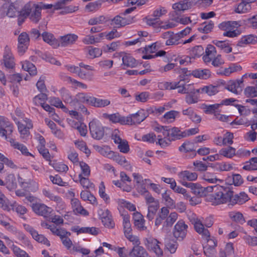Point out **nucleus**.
Listing matches in <instances>:
<instances>
[{
    "instance_id": "nucleus-55",
    "label": "nucleus",
    "mask_w": 257,
    "mask_h": 257,
    "mask_svg": "<svg viewBox=\"0 0 257 257\" xmlns=\"http://www.w3.org/2000/svg\"><path fill=\"white\" fill-rule=\"evenodd\" d=\"M195 150V144L190 141L185 142L179 148V150L182 152H189L194 151Z\"/></svg>"
},
{
    "instance_id": "nucleus-17",
    "label": "nucleus",
    "mask_w": 257,
    "mask_h": 257,
    "mask_svg": "<svg viewBox=\"0 0 257 257\" xmlns=\"http://www.w3.org/2000/svg\"><path fill=\"white\" fill-rule=\"evenodd\" d=\"M179 36L172 31H167L161 34V37L166 39L165 44L167 46L177 45L179 44Z\"/></svg>"
},
{
    "instance_id": "nucleus-23",
    "label": "nucleus",
    "mask_w": 257,
    "mask_h": 257,
    "mask_svg": "<svg viewBox=\"0 0 257 257\" xmlns=\"http://www.w3.org/2000/svg\"><path fill=\"white\" fill-rule=\"evenodd\" d=\"M157 141L156 144L160 145L162 148H165L169 146L173 141L169 136L168 132L164 131L163 135H160L157 136Z\"/></svg>"
},
{
    "instance_id": "nucleus-41",
    "label": "nucleus",
    "mask_w": 257,
    "mask_h": 257,
    "mask_svg": "<svg viewBox=\"0 0 257 257\" xmlns=\"http://www.w3.org/2000/svg\"><path fill=\"white\" fill-rule=\"evenodd\" d=\"M201 178L209 183L216 184L217 182L220 183L223 182V180L217 178L215 174L209 172L203 173L201 176Z\"/></svg>"
},
{
    "instance_id": "nucleus-9",
    "label": "nucleus",
    "mask_w": 257,
    "mask_h": 257,
    "mask_svg": "<svg viewBox=\"0 0 257 257\" xmlns=\"http://www.w3.org/2000/svg\"><path fill=\"white\" fill-rule=\"evenodd\" d=\"M188 228V225L183 220H179L173 228L174 237L178 241L183 240L187 235Z\"/></svg>"
},
{
    "instance_id": "nucleus-2",
    "label": "nucleus",
    "mask_w": 257,
    "mask_h": 257,
    "mask_svg": "<svg viewBox=\"0 0 257 257\" xmlns=\"http://www.w3.org/2000/svg\"><path fill=\"white\" fill-rule=\"evenodd\" d=\"M42 8V7L34 2H28L20 12L19 23L23 22L28 17L33 23H38L41 19Z\"/></svg>"
},
{
    "instance_id": "nucleus-5",
    "label": "nucleus",
    "mask_w": 257,
    "mask_h": 257,
    "mask_svg": "<svg viewBox=\"0 0 257 257\" xmlns=\"http://www.w3.org/2000/svg\"><path fill=\"white\" fill-rule=\"evenodd\" d=\"M194 186L189 187L191 189L192 192L195 195L200 197L205 196V200L208 202H209L207 200V196L211 194H215L217 192V189L216 187L217 186H221L219 185H216L214 186H209L206 187H204L201 186L198 184L194 183Z\"/></svg>"
},
{
    "instance_id": "nucleus-48",
    "label": "nucleus",
    "mask_w": 257,
    "mask_h": 257,
    "mask_svg": "<svg viewBox=\"0 0 257 257\" xmlns=\"http://www.w3.org/2000/svg\"><path fill=\"white\" fill-rule=\"evenodd\" d=\"M11 210L16 211L17 214L21 218H23V216L28 211V209L25 206L19 204L16 202L12 203Z\"/></svg>"
},
{
    "instance_id": "nucleus-44",
    "label": "nucleus",
    "mask_w": 257,
    "mask_h": 257,
    "mask_svg": "<svg viewBox=\"0 0 257 257\" xmlns=\"http://www.w3.org/2000/svg\"><path fill=\"white\" fill-rule=\"evenodd\" d=\"M110 103V100L108 99L94 97L92 106L97 108H102L109 105Z\"/></svg>"
},
{
    "instance_id": "nucleus-62",
    "label": "nucleus",
    "mask_w": 257,
    "mask_h": 257,
    "mask_svg": "<svg viewBox=\"0 0 257 257\" xmlns=\"http://www.w3.org/2000/svg\"><path fill=\"white\" fill-rule=\"evenodd\" d=\"M47 95L42 92L40 94L35 96L33 98V103L35 105H42L47 100Z\"/></svg>"
},
{
    "instance_id": "nucleus-22",
    "label": "nucleus",
    "mask_w": 257,
    "mask_h": 257,
    "mask_svg": "<svg viewBox=\"0 0 257 257\" xmlns=\"http://www.w3.org/2000/svg\"><path fill=\"white\" fill-rule=\"evenodd\" d=\"M3 61L5 66L7 69H13L15 66L14 57L10 49L6 47L4 54Z\"/></svg>"
},
{
    "instance_id": "nucleus-18",
    "label": "nucleus",
    "mask_w": 257,
    "mask_h": 257,
    "mask_svg": "<svg viewBox=\"0 0 257 257\" xmlns=\"http://www.w3.org/2000/svg\"><path fill=\"white\" fill-rule=\"evenodd\" d=\"M102 116L104 118L108 119L112 123H118L121 125H126V116L120 115L118 112H116L112 114L104 113L102 114Z\"/></svg>"
},
{
    "instance_id": "nucleus-1",
    "label": "nucleus",
    "mask_w": 257,
    "mask_h": 257,
    "mask_svg": "<svg viewBox=\"0 0 257 257\" xmlns=\"http://www.w3.org/2000/svg\"><path fill=\"white\" fill-rule=\"evenodd\" d=\"M216 193L207 196V200L212 205H219L228 204L229 206H233L235 204H243L247 201L249 198L244 192L234 194V192L229 188L217 186Z\"/></svg>"
},
{
    "instance_id": "nucleus-53",
    "label": "nucleus",
    "mask_w": 257,
    "mask_h": 257,
    "mask_svg": "<svg viewBox=\"0 0 257 257\" xmlns=\"http://www.w3.org/2000/svg\"><path fill=\"white\" fill-rule=\"evenodd\" d=\"M22 68L27 71L31 75H35L37 74V69L35 66L28 61L22 62Z\"/></svg>"
},
{
    "instance_id": "nucleus-59",
    "label": "nucleus",
    "mask_w": 257,
    "mask_h": 257,
    "mask_svg": "<svg viewBox=\"0 0 257 257\" xmlns=\"http://www.w3.org/2000/svg\"><path fill=\"white\" fill-rule=\"evenodd\" d=\"M101 3L100 1H95L89 3L85 7V10L88 12L94 13L101 7Z\"/></svg>"
},
{
    "instance_id": "nucleus-51",
    "label": "nucleus",
    "mask_w": 257,
    "mask_h": 257,
    "mask_svg": "<svg viewBox=\"0 0 257 257\" xmlns=\"http://www.w3.org/2000/svg\"><path fill=\"white\" fill-rule=\"evenodd\" d=\"M201 92L193 91L192 93L186 94L185 101L188 104L196 103L198 101L199 95Z\"/></svg>"
},
{
    "instance_id": "nucleus-6",
    "label": "nucleus",
    "mask_w": 257,
    "mask_h": 257,
    "mask_svg": "<svg viewBox=\"0 0 257 257\" xmlns=\"http://www.w3.org/2000/svg\"><path fill=\"white\" fill-rule=\"evenodd\" d=\"M178 177L181 184L187 187L194 186V183H188L187 181H194L197 180L198 175L195 172H191L188 170L182 171L178 173Z\"/></svg>"
},
{
    "instance_id": "nucleus-37",
    "label": "nucleus",
    "mask_w": 257,
    "mask_h": 257,
    "mask_svg": "<svg viewBox=\"0 0 257 257\" xmlns=\"http://www.w3.org/2000/svg\"><path fill=\"white\" fill-rule=\"evenodd\" d=\"M101 221L103 225L106 227L112 228L114 226V222L112 220V216L108 210L103 213Z\"/></svg>"
},
{
    "instance_id": "nucleus-15",
    "label": "nucleus",
    "mask_w": 257,
    "mask_h": 257,
    "mask_svg": "<svg viewBox=\"0 0 257 257\" xmlns=\"http://www.w3.org/2000/svg\"><path fill=\"white\" fill-rule=\"evenodd\" d=\"M194 224V228L197 232L202 234L203 238H207L210 236V233L207 229L204 228L205 224L199 218H193L192 220Z\"/></svg>"
},
{
    "instance_id": "nucleus-27",
    "label": "nucleus",
    "mask_w": 257,
    "mask_h": 257,
    "mask_svg": "<svg viewBox=\"0 0 257 257\" xmlns=\"http://www.w3.org/2000/svg\"><path fill=\"white\" fill-rule=\"evenodd\" d=\"M178 214L175 212H171L170 214L169 213L166 220L164 222L162 227L163 230L166 231L168 230V228L171 227L178 219Z\"/></svg>"
},
{
    "instance_id": "nucleus-45",
    "label": "nucleus",
    "mask_w": 257,
    "mask_h": 257,
    "mask_svg": "<svg viewBox=\"0 0 257 257\" xmlns=\"http://www.w3.org/2000/svg\"><path fill=\"white\" fill-rule=\"evenodd\" d=\"M221 106V104L219 103H215L213 104H203V109L204 112L207 114H213L214 116L216 113L219 111L220 107Z\"/></svg>"
},
{
    "instance_id": "nucleus-14",
    "label": "nucleus",
    "mask_w": 257,
    "mask_h": 257,
    "mask_svg": "<svg viewBox=\"0 0 257 257\" xmlns=\"http://www.w3.org/2000/svg\"><path fill=\"white\" fill-rule=\"evenodd\" d=\"M29 37L27 33L23 32L18 37V52L22 54L27 49L29 44Z\"/></svg>"
},
{
    "instance_id": "nucleus-63",
    "label": "nucleus",
    "mask_w": 257,
    "mask_h": 257,
    "mask_svg": "<svg viewBox=\"0 0 257 257\" xmlns=\"http://www.w3.org/2000/svg\"><path fill=\"white\" fill-rule=\"evenodd\" d=\"M135 98L137 101L145 102L150 99V94L149 92H142L135 94Z\"/></svg>"
},
{
    "instance_id": "nucleus-26",
    "label": "nucleus",
    "mask_w": 257,
    "mask_h": 257,
    "mask_svg": "<svg viewBox=\"0 0 257 257\" xmlns=\"http://www.w3.org/2000/svg\"><path fill=\"white\" fill-rule=\"evenodd\" d=\"M257 43V37L254 35H248L242 36L238 41L237 45L244 47L246 45L255 44Z\"/></svg>"
},
{
    "instance_id": "nucleus-24",
    "label": "nucleus",
    "mask_w": 257,
    "mask_h": 257,
    "mask_svg": "<svg viewBox=\"0 0 257 257\" xmlns=\"http://www.w3.org/2000/svg\"><path fill=\"white\" fill-rule=\"evenodd\" d=\"M169 213V210L167 207H163L158 212L155 221V225L159 226L164 220H166Z\"/></svg>"
},
{
    "instance_id": "nucleus-7",
    "label": "nucleus",
    "mask_w": 257,
    "mask_h": 257,
    "mask_svg": "<svg viewBox=\"0 0 257 257\" xmlns=\"http://www.w3.org/2000/svg\"><path fill=\"white\" fill-rule=\"evenodd\" d=\"M89 127L93 138L99 140L103 138L104 134V127L98 120L93 119L89 122Z\"/></svg>"
},
{
    "instance_id": "nucleus-36",
    "label": "nucleus",
    "mask_w": 257,
    "mask_h": 257,
    "mask_svg": "<svg viewBox=\"0 0 257 257\" xmlns=\"http://www.w3.org/2000/svg\"><path fill=\"white\" fill-rule=\"evenodd\" d=\"M167 132L173 141L184 138V131H181L178 127L170 128L168 126Z\"/></svg>"
},
{
    "instance_id": "nucleus-54",
    "label": "nucleus",
    "mask_w": 257,
    "mask_h": 257,
    "mask_svg": "<svg viewBox=\"0 0 257 257\" xmlns=\"http://www.w3.org/2000/svg\"><path fill=\"white\" fill-rule=\"evenodd\" d=\"M69 124H70L72 127L76 128L79 132L81 136L84 137L87 134V127L84 124H80L78 122H75L74 120H69Z\"/></svg>"
},
{
    "instance_id": "nucleus-43",
    "label": "nucleus",
    "mask_w": 257,
    "mask_h": 257,
    "mask_svg": "<svg viewBox=\"0 0 257 257\" xmlns=\"http://www.w3.org/2000/svg\"><path fill=\"white\" fill-rule=\"evenodd\" d=\"M219 156H222L227 158H232L236 154V149L232 147L228 146L223 148L219 151Z\"/></svg>"
},
{
    "instance_id": "nucleus-29",
    "label": "nucleus",
    "mask_w": 257,
    "mask_h": 257,
    "mask_svg": "<svg viewBox=\"0 0 257 257\" xmlns=\"http://www.w3.org/2000/svg\"><path fill=\"white\" fill-rule=\"evenodd\" d=\"M216 54V49L212 45H208L205 50V55L203 56V59L205 63L210 62Z\"/></svg>"
},
{
    "instance_id": "nucleus-20",
    "label": "nucleus",
    "mask_w": 257,
    "mask_h": 257,
    "mask_svg": "<svg viewBox=\"0 0 257 257\" xmlns=\"http://www.w3.org/2000/svg\"><path fill=\"white\" fill-rule=\"evenodd\" d=\"M241 70L242 67L238 63H231L228 68H222L220 69L219 71L217 72V74L225 76H229L232 73L239 72Z\"/></svg>"
},
{
    "instance_id": "nucleus-33",
    "label": "nucleus",
    "mask_w": 257,
    "mask_h": 257,
    "mask_svg": "<svg viewBox=\"0 0 257 257\" xmlns=\"http://www.w3.org/2000/svg\"><path fill=\"white\" fill-rule=\"evenodd\" d=\"M42 37L44 42L49 44L53 48L59 47L58 40L56 39L52 34L45 32L42 34Z\"/></svg>"
},
{
    "instance_id": "nucleus-61",
    "label": "nucleus",
    "mask_w": 257,
    "mask_h": 257,
    "mask_svg": "<svg viewBox=\"0 0 257 257\" xmlns=\"http://www.w3.org/2000/svg\"><path fill=\"white\" fill-rule=\"evenodd\" d=\"M11 248L14 255L17 257H31L25 250L15 244H13Z\"/></svg>"
},
{
    "instance_id": "nucleus-42",
    "label": "nucleus",
    "mask_w": 257,
    "mask_h": 257,
    "mask_svg": "<svg viewBox=\"0 0 257 257\" xmlns=\"http://www.w3.org/2000/svg\"><path fill=\"white\" fill-rule=\"evenodd\" d=\"M192 75L196 78L206 79L210 77V72L206 69H197L192 71Z\"/></svg>"
},
{
    "instance_id": "nucleus-8",
    "label": "nucleus",
    "mask_w": 257,
    "mask_h": 257,
    "mask_svg": "<svg viewBox=\"0 0 257 257\" xmlns=\"http://www.w3.org/2000/svg\"><path fill=\"white\" fill-rule=\"evenodd\" d=\"M14 120L18 125V129L21 138L27 139L30 135V129L33 127L31 120L27 118H24L21 121H16L15 119H14Z\"/></svg>"
},
{
    "instance_id": "nucleus-34",
    "label": "nucleus",
    "mask_w": 257,
    "mask_h": 257,
    "mask_svg": "<svg viewBox=\"0 0 257 257\" xmlns=\"http://www.w3.org/2000/svg\"><path fill=\"white\" fill-rule=\"evenodd\" d=\"M172 193L170 190H166L165 192L162 193V200L164 201L165 204L170 208H174L175 207V201L171 197Z\"/></svg>"
},
{
    "instance_id": "nucleus-19",
    "label": "nucleus",
    "mask_w": 257,
    "mask_h": 257,
    "mask_svg": "<svg viewBox=\"0 0 257 257\" xmlns=\"http://www.w3.org/2000/svg\"><path fill=\"white\" fill-rule=\"evenodd\" d=\"M159 241L155 238L149 237L147 239L146 244L148 248L154 252L158 256L163 254V251L161 248Z\"/></svg>"
},
{
    "instance_id": "nucleus-35",
    "label": "nucleus",
    "mask_w": 257,
    "mask_h": 257,
    "mask_svg": "<svg viewBox=\"0 0 257 257\" xmlns=\"http://www.w3.org/2000/svg\"><path fill=\"white\" fill-rule=\"evenodd\" d=\"M251 10V5L246 1L241 0L235 8V12L237 14H245Z\"/></svg>"
},
{
    "instance_id": "nucleus-64",
    "label": "nucleus",
    "mask_w": 257,
    "mask_h": 257,
    "mask_svg": "<svg viewBox=\"0 0 257 257\" xmlns=\"http://www.w3.org/2000/svg\"><path fill=\"white\" fill-rule=\"evenodd\" d=\"M245 95L248 97H257V87L247 86L244 89Z\"/></svg>"
},
{
    "instance_id": "nucleus-60",
    "label": "nucleus",
    "mask_w": 257,
    "mask_h": 257,
    "mask_svg": "<svg viewBox=\"0 0 257 257\" xmlns=\"http://www.w3.org/2000/svg\"><path fill=\"white\" fill-rule=\"evenodd\" d=\"M178 246L177 242L174 239H167L165 241V246L171 253L176 252Z\"/></svg>"
},
{
    "instance_id": "nucleus-3",
    "label": "nucleus",
    "mask_w": 257,
    "mask_h": 257,
    "mask_svg": "<svg viewBox=\"0 0 257 257\" xmlns=\"http://www.w3.org/2000/svg\"><path fill=\"white\" fill-rule=\"evenodd\" d=\"M14 130V125L9 119L4 116H0V136L10 143L14 139L13 138Z\"/></svg>"
},
{
    "instance_id": "nucleus-4",
    "label": "nucleus",
    "mask_w": 257,
    "mask_h": 257,
    "mask_svg": "<svg viewBox=\"0 0 257 257\" xmlns=\"http://www.w3.org/2000/svg\"><path fill=\"white\" fill-rule=\"evenodd\" d=\"M239 26V25L236 21H227L220 23L218 27L224 31L223 33V36L233 38L240 34L239 31L237 30Z\"/></svg>"
},
{
    "instance_id": "nucleus-21",
    "label": "nucleus",
    "mask_w": 257,
    "mask_h": 257,
    "mask_svg": "<svg viewBox=\"0 0 257 257\" xmlns=\"http://www.w3.org/2000/svg\"><path fill=\"white\" fill-rule=\"evenodd\" d=\"M78 36L75 34H69L61 36L58 40L59 46L66 47L74 44L77 40Z\"/></svg>"
},
{
    "instance_id": "nucleus-50",
    "label": "nucleus",
    "mask_w": 257,
    "mask_h": 257,
    "mask_svg": "<svg viewBox=\"0 0 257 257\" xmlns=\"http://www.w3.org/2000/svg\"><path fill=\"white\" fill-rule=\"evenodd\" d=\"M108 21L107 17L100 15L97 17H94L90 19L88 22L89 25H96L99 24H103Z\"/></svg>"
},
{
    "instance_id": "nucleus-11",
    "label": "nucleus",
    "mask_w": 257,
    "mask_h": 257,
    "mask_svg": "<svg viewBox=\"0 0 257 257\" xmlns=\"http://www.w3.org/2000/svg\"><path fill=\"white\" fill-rule=\"evenodd\" d=\"M33 211L37 215L47 217L51 214L52 209L44 203H33L31 205Z\"/></svg>"
},
{
    "instance_id": "nucleus-52",
    "label": "nucleus",
    "mask_w": 257,
    "mask_h": 257,
    "mask_svg": "<svg viewBox=\"0 0 257 257\" xmlns=\"http://www.w3.org/2000/svg\"><path fill=\"white\" fill-rule=\"evenodd\" d=\"M242 168L246 171L257 170V157L250 158L248 161L245 163Z\"/></svg>"
},
{
    "instance_id": "nucleus-31",
    "label": "nucleus",
    "mask_w": 257,
    "mask_h": 257,
    "mask_svg": "<svg viewBox=\"0 0 257 257\" xmlns=\"http://www.w3.org/2000/svg\"><path fill=\"white\" fill-rule=\"evenodd\" d=\"M122 65L126 67H135L137 65L136 59L130 54L123 53L121 54Z\"/></svg>"
},
{
    "instance_id": "nucleus-47",
    "label": "nucleus",
    "mask_w": 257,
    "mask_h": 257,
    "mask_svg": "<svg viewBox=\"0 0 257 257\" xmlns=\"http://www.w3.org/2000/svg\"><path fill=\"white\" fill-rule=\"evenodd\" d=\"M213 43L221 50L226 53H230L232 51V48L229 46L228 42L225 41L214 40Z\"/></svg>"
},
{
    "instance_id": "nucleus-57",
    "label": "nucleus",
    "mask_w": 257,
    "mask_h": 257,
    "mask_svg": "<svg viewBox=\"0 0 257 257\" xmlns=\"http://www.w3.org/2000/svg\"><path fill=\"white\" fill-rule=\"evenodd\" d=\"M179 112L175 110H171L166 112L163 116V121L167 123H171L174 121L176 117Z\"/></svg>"
},
{
    "instance_id": "nucleus-40",
    "label": "nucleus",
    "mask_w": 257,
    "mask_h": 257,
    "mask_svg": "<svg viewBox=\"0 0 257 257\" xmlns=\"http://www.w3.org/2000/svg\"><path fill=\"white\" fill-rule=\"evenodd\" d=\"M130 255L133 257H142L149 255L146 249L142 246H135L131 251Z\"/></svg>"
},
{
    "instance_id": "nucleus-58",
    "label": "nucleus",
    "mask_w": 257,
    "mask_h": 257,
    "mask_svg": "<svg viewBox=\"0 0 257 257\" xmlns=\"http://www.w3.org/2000/svg\"><path fill=\"white\" fill-rule=\"evenodd\" d=\"M214 23L210 21L208 22L204 23L198 28V30L201 33L207 34L212 31Z\"/></svg>"
},
{
    "instance_id": "nucleus-10",
    "label": "nucleus",
    "mask_w": 257,
    "mask_h": 257,
    "mask_svg": "<svg viewBox=\"0 0 257 257\" xmlns=\"http://www.w3.org/2000/svg\"><path fill=\"white\" fill-rule=\"evenodd\" d=\"M243 86L242 79H239L229 80L225 84L224 88L229 91L238 95L242 92Z\"/></svg>"
},
{
    "instance_id": "nucleus-30",
    "label": "nucleus",
    "mask_w": 257,
    "mask_h": 257,
    "mask_svg": "<svg viewBox=\"0 0 257 257\" xmlns=\"http://www.w3.org/2000/svg\"><path fill=\"white\" fill-rule=\"evenodd\" d=\"M192 6V2L190 0H182L173 5L172 8L176 11H184Z\"/></svg>"
},
{
    "instance_id": "nucleus-12",
    "label": "nucleus",
    "mask_w": 257,
    "mask_h": 257,
    "mask_svg": "<svg viewBox=\"0 0 257 257\" xmlns=\"http://www.w3.org/2000/svg\"><path fill=\"white\" fill-rule=\"evenodd\" d=\"M146 116L143 110L138 111L137 113L131 114L125 118L126 125H132L142 122Z\"/></svg>"
},
{
    "instance_id": "nucleus-56",
    "label": "nucleus",
    "mask_w": 257,
    "mask_h": 257,
    "mask_svg": "<svg viewBox=\"0 0 257 257\" xmlns=\"http://www.w3.org/2000/svg\"><path fill=\"white\" fill-rule=\"evenodd\" d=\"M229 216L230 219L237 223L243 224L245 222L242 214L239 212L231 211L229 213Z\"/></svg>"
},
{
    "instance_id": "nucleus-13",
    "label": "nucleus",
    "mask_w": 257,
    "mask_h": 257,
    "mask_svg": "<svg viewBox=\"0 0 257 257\" xmlns=\"http://www.w3.org/2000/svg\"><path fill=\"white\" fill-rule=\"evenodd\" d=\"M42 193L44 196L48 198L49 200L54 201L60 209H63L65 207V203L60 196L55 195L51 191L46 189L43 190Z\"/></svg>"
},
{
    "instance_id": "nucleus-46",
    "label": "nucleus",
    "mask_w": 257,
    "mask_h": 257,
    "mask_svg": "<svg viewBox=\"0 0 257 257\" xmlns=\"http://www.w3.org/2000/svg\"><path fill=\"white\" fill-rule=\"evenodd\" d=\"M159 208L158 203H154L153 204H149L148 206V213L146 217L149 221H152L155 216L157 214V211Z\"/></svg>"
},
{
    "instance_id": "nucleus-38",
    "label": "nucleus",
    "mask_w": 257,
    "mask_h": 257,
    "mask_svg": "<svg viewBox=\"0 0 257 257\" xmlns=\"http://www.w3.org/2000/svg\"><path fill=\"white\" fill-rule=\"evenodd\" d=\"M218 91V86L210 85L200 87L197 91L201 92V94H207L208 95L211 96L215 95Z\"/></svg>"
},
{
    "instance_id": "nucleus-39",
    "label": "nucleus",
    "mask_w": 257,
    "mask_h": 257,
    "mask_svg": "<svg viewBox=\"0 0 257 257\" xmlns=\"http://www.w3.org/2000/svg\"><path fill=\"white\" fill-rule=\"evenodd\" d=\"M10 144L12 147L15 149L19 150L22 154L27 156L31 155L26 146L16 141L15 139L12 140Z\"/></svg>"
},
{
    "instance_id": "nucleus-25",
    "label": "nucleus",
    "mask_w": 257,
    "mask_h": 257,
    "mask_svg": "<svg viewBox=\"0 0 257 257\" xmlns=\"http://www.w3.org/2000/svg\"><path fill=\"white\" fill-rule=\"evenodd\" d=\"M73 231L78 234H89L93 235H97L99 233V229L95 227H82L76 226L73 229Z\"/></svg>"
},
{
    "instance_id": "nucleus-16",
    "label": "nucleus",
    "mask_w": 257,
    "mask_h": 257,
    "mask_svg": "<svg viewBox=\"0 0 257 257\" xmlns=\"http://www.w3.org/2000/svg\"><path fill=\"white\" fill-rule=\"evenodd\" d=\"M133 18H126L117 15L111 20L110 25L116 28H120L133 23Z\"/></svg>"
},
{
    "instance_id": "nucleus-32",
    "label": "nucleus",
    "mask_w": 257,
    "mask_h": 257,
    "mask_svg": "<svg viewBox=\"0 0 257 257\" xmlns=\"http://www.w3.org/2000/svg\"><path fill=\"white\" fill-rule=\"evenodd\" d=\"M94 96L87 93H79L76 96L77 101L92 106Z\"/></svg>"
},
{
    "instance_id": "nucleus-28",
    "label": "nucleus",
    "mask_w": 257,
    "mask_h": 257,
    "mask_svg": "<svg viewBox=\"0 0 257 257\" xmlns=\"http://www.w3.org/2000/svg\"><path fill=\"white\" fill-rule=\"evenodd\" d=\"M71 205L73 211L75 214H80L83 215H88V212L81 206L79 200L76 198L71 200Z\"/></svg>"
},
{
    "instance_id": "nucleus-49",
    "label": "nucleus",
    "mask_w": 257,
    "mask_h": 257,
    "mask_svg": "<svg viewBox=\"0 0 257 257\" xmlns=\"http://www.w3.org/2000/svg\"><path fill=\"white\" fill-rule=\"evenodd\" d=\"M227 183L233 184L234 186H239L243 183V179L239 174H233L231 176H229L226 180Z\"/></svg>"
}]
</instances>
